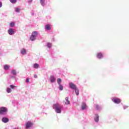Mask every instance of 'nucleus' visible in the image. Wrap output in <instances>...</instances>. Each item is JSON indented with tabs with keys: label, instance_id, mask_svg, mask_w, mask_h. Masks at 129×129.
Masks as SVG:
<instances>
[{
	"label": "nucleus",
	"instance_id": "1",
	"mask_svg": "<svg viewBox=\"0 0 129 129\" xmlns=\"http://www.w3.org/2000/svg\"><path fill=\"white\" fill-rule=\"evenodd\" d=\"M62 107L58 104H54L53 109L55 110V112L57 113H61V109Z\"/></svg>",
	"mask_w": 129,
	"mask_h": 129
},
{
	"label": "nucleus",
	"instance_id": "2",
	"mask_svg": "<svg viewBox=\"0 0 129 129\" xmlns=\"http://www.w3.org/2000/svg\"><path fill=\"white\" fill-rule=\"evenodd\" d=\"M37 36H38V32H33L30 37V40H31V41H35V40H36V37H37Z\"/></svg>",
	"mask_w": 129,
	"mask_h": 129
},
{
	"label": "nucleus",
	"instance_id": "3",
	"mask_svg": "<svg viewBox=\"0 0 129 129\" xmlns=\"http://www.w3.org/2000/svg\"><path fill=\"white\" fill-rule=\"evenodd\" d=\"M8 111V109L5 107L0 108V114H4V113Z\"/></svg>",
	"mask_w": 129,
	"mask_h": 129
},
{
	"label": "nucleus",
	"instance_id": "4",
	"mask_svg": "<svg viewBox=\"0 0 129 129\" xmlns=\"http://www.w3.org/2000/svg\"><path fill=\"white\" fill-rule=\"evenodd\" d=\"M112 100L113 102H114V103H116L117 104H118L120 102H121L120 99H118L117 98H113Z\"/></svg>",
	"mask_w": 129,
	"mask_h": 129
},
{
	"label": "nucleus",
	"instance_id": "5",
	"mask_svg": "<svg viewBox=\"0 0 129 129\" xmlns=\"http://www.w3.org/2000/svg\"><path fill=\"white\" fill-rule=\"evenodd\" d=\"M70 87L71 88V89H76L77 88V86L76 85L74 84L73 83L71 82L70 83Z\"/></svg>",
	"mask_w": 129,
	"mask_h": 129
},
{
	"label": "nucleus",
	"instance_id": "6",
	"mask_svg": "<svg viewBox=\"0 0 129 129\" xmlns=\"http://www.w3.org/2000/svg\"><path fill=\"white\" fill-rule=\"evenodd\" d=\"M33 123L30 121H28L26 123V128H29L31 127L32 125H33Z\"/></svg>",
	"mask_w": 129,
	"mask_h": 129
},
{
	"label": "nucleus",
	"instance_id": "7",
	"mask_svg": "<svg viewBox=\"0 0 129 129\" xmlns=\"http://www.w3.org/2000/svg\"><path fill=\"white\" fill-rule=\"evenodd\" d=\"M69 98L68 97H67L65 98V100L63 101L64 102L65 104L68 105V104H70V101H69Z\"/></svg>",
	"mask_w": 129,
	"mask_h": 129
},
{
	"label": "nucleus",
	"instance_id": "8",
	"mask_svg": "<svg viewBox=\"0 0 129 129\" xmlns=\"http://www.w3.org/2000/svg\"><path fill=\"white\" fill-rule=\"evenodd\" d=\"M94 120L96 122H98V120H99V116L98 115V114H95Z\"/></svg>",
	"mask_w": 129,
	"mask_h": 129
},
{
	"label": "nucleus",
	"instance_id": "9",
	"mask_svg": "<svg viewBox=\"0 0 129 129\" xmlns=\"http://www.w3.org/2000/svg\"><path fill=\"white\" fill-rule=\"evenodd\" d=\"M8 33L11 35H14V34H15V31H14L13 29H10L8 30Z\"/></svg>",
	"mask_w": 129,
	"mask_h": 129
},
{
	"label": "nucleus",
	"instance_id": "10",
	"mask_svg": "<svg viewBox=\"0 0 129 129\" xmlns=\"http://www.w3.org/2000/svg\"><path fill=\"white\" fill-rule=\"evenodd\" d=\"M45 29L46 30H47V31H50V30H51V25H50V24H47L45 25Z\"/></svg>",
	"mask_w": 129,
	"mask_h": 129
},
{
	"label": "nucleus",
	"instance_id": "11",
	"mask_svg": "<svg viewBox=\"0 0 129 129\" xmlns=\"http://www.w3.org/2000/svg\"><path fill=\"white\" fill-rule=\"evenodd\" d=\"M2 121L5 122V123H7V122H9V118L7 117H4L2 118Z\"/></svg>",
	"mask_w": 129,
	"mask_h": 129
},
{
	"label": "nucleus",
	"instance_id": "12",
	"mask_svg": "<svg viewBox=\"0 0 129 129\" xmlns=\"http://www.w3.org/2000/svg\"><path fill=\"white\" fill-rule=\"evenodd\" d=\"M49 79L51 82H55V81H56V79L53 76H50Z\"/></svg>",
	"mask_w": 129,
	"mask_h": 129
},
{
	"label": "nucleus",
	"instance_id": "13",
	"mask_svg": "<svg viewBox=\"0 0 129 129\" xmlns=\"http://www.w3.org/2000/svg\"><path fill=\"white\" fill-rule=\"evenodd\" d=\"M97 58H98L99 59H101V58H102V57H103V55H102V54L101 53V52L98 53L97 54Z\"/></svg>",
	"mask_w": 129,
	"mask_h": 129
},
{
	"label": "nucleus",
	"instance_id": "14",
	"mask_svg": "<svg viewBox=\"0 0 129 129\" xmlns=\"http://www.w3.org/2000/svg\"><path fill=\"white\" fill-rule=\"evenodd\" d=\"M21 52L22 55H25V54H27V50L25 49L24 48H22Z\"/></svg>",
	"mask_w": 129,
	"mask_h": 129
},
{
	"label": "nucleus",
	"instance_id": "15",
	"mask_svg": "<svg viewBox=\"0 0 129 129\" xmlns=\"http://www.w3.org/2000/svg\"><path fill=\"white\" fill-rule=\"evenodd\" d=\"M34 68H35L36 69H38L39 67H40V65L38 63H34L33 64Z\"/></svg>",
	"mask_w": 129,
	"mask_h": 129
},
{
	"label": "nucleus",
	"instance_id": "16",
	"mask_svg": "<svg viewBox=\"0 0 129 129\" xmlns=\"http://www.w3.org/2000/svg\"><path fill=\"white\" fill-rule=\"evenodd\" d=\"M74 90H75L76 95H79V89L76 88V89H75Z\"/></svg>",
	"mask_w": 129,
	"mask_h": 129
},
{
	"label": "nucleus",
	"instance_id": "17",
	"mask_svg": "<svg viewBox=\"0 0 129 129\" xmlns=\"http://www.w3.org/2000/svg\"><path fill=\"white\" fill-rule=\"evenodd\" d=\"M86 108V104L83 103L82 105V109L83 110Z\"/></svg>",
	"mask_w": 129,
	"mask_h": 129
},
{
	"label": "nucleus",
	"instance_id": "18",
	"mask_svg": "<svg viewBox=\"0 0 129 129\" xmlns=\"http://www.w3.org/2000/svg\"><path fill=\"white\" fill-rule=\"evenodd\" d=\"M4 68L5 70H9V69H10V66H8L7 64L5 65L4 66Z\"/></svg>",
	"mask_w": 129,
	"mask_h": 129
},
{
	"label": "nucleus",
	"instance_id": "19",
	"mask_svg": "<svg viewBox=\"0 0 129 129\" xmlns=\"http://www.w3.org/2000/svg\"><path fill=\"white\" fill-rule=\"evenodd\" d=\"M40 2L41 5L44 7L45 6V0H40Z\"/></svg>",
	"mask_w": 129,
	"mask_h": 129
},
{
	"label": "nucleus",
	"instance_id": "20",
	"mask_svg": "<svg viewBox=\"0 0 129 129\" xmlns=\"http://www.w3.org/2000/svg\"><path fill=\"white\" fill-rule=\"evenodd\" d=\"M7 91L8 93H11V92H12V90L11 89V88H8L7 89Z\"/></svg>",
	"mask_w": 129,
	"mask_h": 129
},
{
	"label": "nucleus",
	"instance_id": "21",
	"mask_svg": "<svg viewBox=\"0 0 129 129\" xmlns=\"http://www.w3.org/2000/svg\"><path fill=\"white\" fill-rule=\"evenodd\" d=\"M57 81L58 84H59V85H60V83H61V79H60V78L57 79Z\"/></svg>",
	"mask_w": 129,
	"mask_h": 129
},
{
	"label": "nucleus",
	"instance_id": "22",
	"mask_svg": "<svg viewBox=\"0 0 129 129\" xmlns=\"http://www.w3.org/2000/svg\"><path fill=\"white\" fill-rule=\"evenodd\" d=\"M20 9L18 8H15V12H16V13H20Z\"/></svg>",
	"mask_w": 129,
	"mask_h": 129
},
{
	"label": "nucleus",
	"instance_id": "23",
	"mask_svg": "<svg viewBox=\"0 0 129 129\" xmlns=\"http://www.w3.org/2000/svg\"><path fill=\"white\" fill-rule=\"evenodd\" d=\"M12 74H13V75H17V73L16 72V70H14L12 71Z\"/></svg>",
	"mask_w": 129,
	"mask_h": 129
},
{
	"label": "nucleus",
	"instance_id": "24",
	"mask_svg": "<svg viewBox=\"0 0 129 129\" xmlns=\"http://www.w3.org/2000/svg\"><path fill=\"white\" fill-rule=\"evenodd\" d=\"M58 88L59 90H63V86L59 85Z\"/></svg>",
	"mask_w": 129,
	"mask_h": 129
},
{
	"label": "nucleus",
	"instance_id": "25",
	"mask_svg": "<svg viewBox=\"0 0 129 129\" xmlns=\"http://www.w3.org/2000/svg\"><path fill=\"white\" fill-rule=\"evenodd\" d=\"M10 27H15V23L14 22H11L10 24Z\"/></svg>",
	"mask_w": 129,
	"mask_h": 129
},
{
	"label": "nucleus",
	"instance_id": "26",
	"mask_svg": "<svg viewBox=\"0 0 129 129\" xmlns=\"http://www.w3.org/2000/svg\"><path fill=\"white\" fill-rule=\"evenodd\" d=\"M95 108H96V109H99V108H100V107H99L98 105H95Z\"/></svg>",
	"mask_w": 129,
	"mask_h": 129
},
{
	"label": "nucleus",
	"instance_id": "27",
	"mask_svg": "<svg viewBox=\"0 0 129 129\" xmlns=\"http://www.w3.org/2000/svg\"><path fill=\"white\" fill-rule=\"evenodd\" d=\"M11 3L12 4H16L17 3V0H10Z\"/></svg>",
	"mask_w": 129,
	"mask_h": 129
},
{
	"label": "nucleus",
	"instance_id": "28",
	"mask_svg": "<svg viewBox=\"0 0 129 129\" xmlns=\"http://www.w3.org/2000/svg\"><path fill=\"white\" fill-rule=\"evenodd\" d=\"M51 46H52V44L50 43H47V47H48V48H51Z\"/></svg>",
	"mask_w": 129,
	"mask_h": 129
},
{
	"label": "nucleus",
	"instance_id": "29",
	"mask_svg": "<svg viewBox=\"0 0 129 129\" xmlns=\"http://www.w3.org/2000/svg\"><path fill=\"white\" fill-rule=\"evenodd\" d=\"M26 82H27V83H30V79H29V78H27L26 79Z\"/></svg>",
	"mask_w": 129,
	"mask_h": 129
},
{
	"label": "nucleus",
	"instance_id": "30",
	"mask_svg": "<svg viewBox=\"0 0 129 129\" xmlns=\"http://www.w3.org/2000/svg\"><path fill=\"white\" fill-rule=\"evenodd\" d=\"M10 87L11 88H12V89H14V88L16 87L15 86H14L13 85H10Z\"/></svg>",
	"mask_w": 129,
	"mask_h": 129
},
{
	"label": "nucleus",
	"instance_id": "31",
	"mask_svg": "<svg viewBox=\"0 0 129 129\" xmlns=\"http://www.w3.org/2000/svg\"><path fill=\"white\" fill-rule=\"evenodd\" d=\"M2 6H3V3H2V2H0V8H2Z\"/></svg>",
	"mask_w": 129,
	"mask_h": 129
},
{
	"label": "nucleus",
	"instance_id": "32",
	"mask_svg": "<svg viewBox=\"0 0 129 129\" xmlns=\"http://www.w3.org/2000/svg\"><path fill=\"white\" fill-rule=\"evenodd\" d=\"M34 78H37L38 76H37V75H34Z\"/></svg>",
	"mask_w": 129,
	"mask_h": 129
}]
</instances>
